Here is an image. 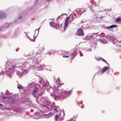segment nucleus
Wrapping results in <instances>:
<instances>
[{
  "instance_id": "nucleus-1",
  "label": "nucleus",
  "mask_w": 121,
  "mask_h": 121,
  "mask_svg": "<svg viewBox=\"0 0 121 121\" xmlns=\"http://www.w3.org/2000/svg\"><path fill=\"white\" fill-rule=\"evenodd\" d=\"M65 91H68L67 90H65ZM65 92H62L59 95V98L60 99H63L67 98V95H69V93H70V92L68 91V92H67V94H66Z\"/></svg>"
},
{
  "instance_id": "nucleus-2",
  "label": "nucleus",
  "mask_w": 121,
  "mask_h": 121,
  "mask_svg": "<svg viewBox=\"0 0 121 121\" xmlns=\"http://www.w3.org/2000/svg\"><path fill=\"white\" fill-rule=\"evenodd\" d=\"M77 35L78 36H83L84 35L83 32L81 29H79L77 32Z\"/></svg>"
},
{
  "instance_id": "nucleus-3",
  "label": "nucleus",
  "mask_w": 121,
  "mask_h": 121,
  "mask_svg": "<svg viewBox=\"0 0 121 121\" xmlns=\"http://www.w3.org/2000/svg\"><path fill=\"white\" fill-rule=\"evenodd\" d=\"M45 66V65L44 64L42 63L37 66L38 68H36L35 69L39 70H41L43 69V68Z\"/></svg>"
},
{
  "instance_id": "nucleus-4",
  "label": "nucleus",
  "mask_w": 121,
  "mask_h": 121,
  "mask_svg": "<svg viewBox=\"0 0 121 121\" xmlns=\"http://www.w3.org/2000/svg\"><path fill=\"white\" fill-rule=\"evenodd\" d=\"M50 25L53 27H57L58 26V24L57 22H53L50 23Z\"/></svg>"
},
{
  "instance_id": "nucleus-5",
  "label": "nucleus",
  "mask_w": 121,
  "mask_h": 121,
  "mask_svg": "<svg viewBox=\"0 0 121 121\" xmlns=\"http://www.w3.org/2000/svg\"><path fill=\"white\" fill-rule=\"evenodd\" d=\"M59 115H56L55 117V120L56 121H61L63 119L61 117H60Z\"/></svg>"
},
{
  "instance_id": "nucleus-6",
  "label": "nucleus",
  "mask_w": 121,
  "mask_h": 121,
  "mask_svg": "<svg viewBox=\"0 0 121 121\" xmlns=\"http://www.w3.org/2000/svg\"><path fill=\"white\" fill-rule=\"evenodd\" d=\"M109 69V66H105L104 67L101 71H99V72H100L102 74L104 72H105Z\"/></svg>"
},
{
  "instance_id": "nucleus-7",
  "label": "nucleus",
  "mask_w": 121,
  "mask_h": 121,
  "mask_svg": "<svg viewBox=\"0 0 121 121\" xmlns=\"http://www.w3.org/2000/svg\"><path fill=\"white\" fill-rule=\"evenodd\" d=\"M38 88L36 87L35 89V90L34 91L33 93V95L34 96L36 97L38 96L39 95H37V92L38 91Z\"/></svg>"
},
{
  "instance_id": "nucleus-8",
  "label": "nucleus",
  "mask_w": 121,
  "mask_h": 121,
  "mask_svg": "<svg viewBox=\"0 0 121 121\" xmlns=\"http://www.w3.org/2000/svg\"><path fill=\"white\" fill-rule=\"evenodd\" d=\"M55 80L56 83H58L59 84V85L60 86V87L61 88L64 87H63L62 86L64 84V83L61 84V83H60V80L58 78H57V79Z\"/></svg>"
},
{
  "instance_id": "nucleus-9",
  "label": "nucleus",
  "mask_w": 121,
  "mask_h": 121,
  "mask_svg": "<svg viewBox=\"0 0 121 121\" xmlns=\"http://www.w3.org/2000/svg\"><path fill=\"white\" fill-rule=\"evenodd\" d=\"M6 14L2 12H0V18H2L6 16Z\"/></svg>"
},
{
  "instance_id": "nucleus-10",
  "label": "nucleus",
  "mask_w": 121,
  "mask_h": 121,
  "mask_svg": "<svg viewBox=\"0 0 121 121\" xmlns=\"http://www.w3.org/2000/svg\"><path fill=\"white\" fill-rule=\"evenodd\" d=\"M40 60H39L38 59H37L34 64V67L38 68L37 66L39 65V63L40 62Z\"/></svg>"
},
{
  "instance_id": "nucleus-11",
  "label": "nucleus",
  "mask_w": 121,
  "mask_h": 121,
  "mask_svg": "<svg viewBox=\"0 0 121 121\" xmlns=\"http://www.w3.org/2000/svg\"><path fill=\"white\" fill-rule=\"evenodd\" d=\"M68 21H65V22L64 23V30L65 29L66 27H67L68 25Z\"/></svg>"
},
{
  "instance_id": "nucleus-12",
  "label": "nucleus",
  "mask_w": 121,
  "mask_h": 121,
  "mask_svg": "<svg viewBox=\"0 0 121 121\" xmlns=\"http://www.w3.org/2000/svg\"><path fill=\"white\" fill-rule=\"evenodd\" d=\"M115 27H117V25H112L107 27V28L108 30H109L110 29H111Z\"/></svg>"
},
{
  "instance_id": "nucleus-13",
  "label": "nucleus",
  "mask_w": 121,
  "mask_h": 121,
  "mask_svg": "<svg viewBox=\"0 0 121 121\" xmlns=\"http://www.w3.org/2000/svg\"><path fill=\"white\" fill-rule=\"evenodd\" d=\"M16 65L15 64H14L13 65H11V66L12 68V69H14L16 67Z\"/></svg>"
},
{
  "instance_id": "nucleus-14",
  "label": "nucleus",
  "mask_w": 121,
  "mask_h": 121,
  "mask_svg": "<svg viewBox=\"0 0 121 121\" xmlns=\"http://www.w3.org/2000/svg\"><path fill=\"white\" fill-rule=\"evenodd\" d=\"M22 86L20 84H18L17 85V88L19 89H22Z\"/></svg>"
},
{
  "instance_id": "nucleus-15",
  "label": "nucleus",
  "mask_w": 121,
  "mask_h": 121,
  "mask_svg": "<svg viewBox=\"0 0 121 121\" xmlns=\"http://www.w3.org/2000/svg\"><path fill=\"white\" fill-rule=\"evenodd\" d=\"M94 4L95 6H97L99 5V3L98 2L96 3V2L95 1L94 3Z\"/></svg>"
},
{
  "instance_id": "nucleus-16",
  "label": "nucleus",
  "mask_w": 121,
  "mask_h": 121,
  "mask_svg": "<svg viewBox=\"0 0 121 121\" xmlns=\"http://www.w3.org/2000/svg\"><path fill=\"white\" fill-rule=\"evenodd\" d=\"M12 96H7L5 97H4V98L7 99H10L12 97Z\"/></svg>"
},
{
  "instance_id": "nucleus-17",
  "label": "nucleus",
  "mask_w": 121,
  "mask_h": 121,
  "mask_svg": "<svg viewBox=\"0 0 121 121\" xmlns=\"http://www.w3.org/2000/svg\"><path fill=\"white\" fill-rule=\"evenodd\" d=\"M40 50V52H42L44 51V49L43 47L40 48L39 49Z\"/></svg>"
},
{
  "instance_id": "nucleus-18",
  "label": "nucleus",
  "mask_w": 121,
  "mask_h": 121,
  "mask_svg": "<svg viewBox=\"0 0 121 121\" xmlns=\"http://www.w3.org/2000/svg\"><path fill=\"white\" fill-rule=\"evenodd\" d=\"M121 20V19L120 18H117L116 19V20L117 21L119 22Z\"/></svg>"
},
{
  "instance_id": "nucleus-19",
  "label": "nucleus",
  "mask_w": 121,
  "mask_h": 121,
  "mask_svg": "<svg viewBox=\"0 0 121 121\" xmlns=\"http://www.w3.org/2000/svg\"><path fill=\"white\" fill-rule=\"evenodd\" d=\"M63 57H65L68 58L69 57V56H65V55H63Z\"/></svg>"
},
{
  "instance_id": "nucleus-20",
  "label": "nucleus",
  "mask_w": 121,
  "mask_h": 121,
  "mask_svg": "<svg viewBox=\"0 0 121 121\" xmlns=\"http://www.w3.org/2000/svg\"><path fill=\"white\" fill-rule=\"evenodd\" d=\"M69 18L68 17H67L66 18V20L65 21H68V20H69Z\"/></svg>"
},
{
  "instance_id": "nucleus-21",
  "label": "nucleus",
  "mask_w": 121,
  "mask_h": 121,
  "mask_svg": "<svg viewBox=\"0 0 121 121\" xmlns=\"http://www.w3.org/2000/svg\"><path fill=\"white\" fill-rule=\"evenodd\" d=\"M2 105V104H0V107Z\"/></svg>"
},
{
  "instance_id": "nucleus-22",
  "label": "nucleus",
  "mask_w": 121,
  "mask_h": 121,
  "mask_svg": "<svg viewBox=\"0 0 121 121\" xmlns=\"http://www.w3.org/2000/svg\"><path fill=\"white\" fill-rule=\"evenodd\" d=\"M65 85L64 86V87H65Z\"/></svg>"
},
{
  "instance_id": "nucleus-23",
  "label": "nucleus",
  "mask_w": 121,
  "mask_h": 121,
  "mask_svg": "<svg viewBox=\"0 0 121 121\" xmlns=\"http://www.w3.org/2000/svg\"><path fill=\"white\" fill-rule=\"evenodd\" d=\"M62 89V90H64V89Z\"/></svg>"
},
{
  "instance_id": "nucleus-24",
  "label": "nucleus",
  "mask_w": 121,
  "mask_h": 121,
  "mask_svg": "<svg viewBox=\"0 0 121 121\" xmlns=\"http://www.w3.org/2000/svg\"><path fill=\"white\" fill-rule=\"evenodd\" d=\"M67 121H70L69 120H68Z\"/></svg>"
}]
</instances>
